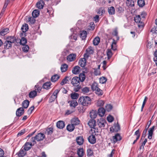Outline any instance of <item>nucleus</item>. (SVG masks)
<instances>
[{
    "mask_svg": "<svg viewBox=\"0 0 157 157\" xmlns=\"http://www.w3.org/2000/svg\"><path fill=\"white\" fill-rule=\"evenodd\" d=\"M100 39L98 37H96L93 40V44L95 45H97L99 43Z\"/></svg>",
    "mask_w": 157,
    "mask_h": 157,
    "instance_id": "obj_42",
    "label": "nucleus"
},
{
    "mask_svg": "<svg viewBox=\"0 0 157 157\" xmlns=\"http://www.w3.org/2000/svg\"><path fill=\"white\" fill-rule=\"evenodd\" d=\"M150 32L153 34H157V27H154L151 30Z\"/></svg>",
    "mask_w": 157,
    "mask_h": 157,
    "instance_id": "obj_64",
    "label": "nucleus"
},
{
    "mask_svg": "<svg viewBox=\"0 0 157 157\" xmlns=\"http://www.w3.org/2000/svg\"><path fill=\"white\" fill-rule=\"evenodd\" d=\"M105 110L102 107L100 108L98 110L99 115L101 117L103 116L105 114Z\"/></svg>",
    "mask_w": 157,
    "mask_h": 157,
    "instance_id": "obj_19",
    "label": "nucleus"
},
{
    "mask_svg": "<svg viewBox=\"0 0 157 157\" xmlns=\"http://www.w3.org/2000/svg\"><path fill=\"white\" fill-rule=\"evenodd\" d=\"M113 141L114 143L118 141H120L121 139L120 135L118 133L116 134L115 136L113 137Z\"/></svg>",
    "mask_w": 157,
    "mask_h": 157,
    "instance_id": "obj_14",
    "label": "nucleus"
},
{
    "mask_svg": "<svg viewBox=\"0 0 157 157\" xmlns=\"http://www.w3.org/2000/svg\"><path fill=\"white\" fill-rule=\"evenodd\" d=\"M138 5L140 7H143L145 5V2L144 0H138L137 1Z\"/></svg>",
    "mask_w": 157,
    "mask_h": 157,
    "instance_id": "obj_49",
    "label": "nucleus"
},
{
    "mask_svg": "<svg viewBox=\"0 0 157 157\" xmlns=\"http://www.w3.org/2000/svg\"><path fill=\"white\" fill-rule=\"evenodd\" d=\"M127 6L130 7H133L134 6V2L132 0H127L126 2Z\"/></svg>",
    "mask_w": 157,
    "mask_h": 157,
    "instance_id": "obj_39",
    "label": "nucleus"
},
{
    "mask_svg": "<svg viewBox=\"0 0 157 157\" xmlns=\"http://www.w3.org/2000/svg\"><path fill=\"white\" fill-rule=\"evenodd\" d=\"M155 126H153L151 128H150L148 130V138L149 139H151L153 132L154 130Z\"/></svg>",
    "mask_w": 157,
    "mask_h": 157,
    "instance_id": "obj_15",
    "label": "nucleus"
},
{
    "mask_svg": "<svg viewBox=\"0 0 157 157\" xmlns=\"http://www.w3.org/2000/svg\"><path fill=\"white\" fill-rule=\"evenodd\" d=\"M32 146V143H30V142H26L24 145V149L25 151H28L31 148Z\"/></svg>",
    "mask_w": 157,
    "mask_h": 157,
    "instance_id": "obj_16",
    "label": "nucleus"
},
{
    "mask_svg": "<svg viewBox=\"0 0 157 157\" xmlns=\"http://www.w3.org/2000/svg\"><path fill=\"white\" fill-rule=\"evenodd\" d=\"M120 129V127L118 123L114 125L113 126L110 128V131L112 132H117Z\"/></svg>",
    "mask_w": 157,
    "mask_h": 157,
    "instance_id": "obj_6",
    "label": "nucleus"
},
{
    "mask_svg": "<svg viewBox=\"0 0 157 157\" xmlns=\"http://www.w3.org/2000/svg\"><path fill=\"white\" fill-rule=\"evenodd\" d=\"M89 142L91 144H94L96 143V139L94 135H91L89 136L88 138Z\"/></svg>",
    "mask_w": 157,
    "mask_h": 157,
    "instance_id": "obj_9",
    "label": "nucleus"
},
{
    "mask_svg": "<svg viewBox=\"0 0 157 157\" xmlns=\"http://www.w3.org/2000/svg\"><path fill=\"white\" fill-rule=\"evenodd\" d=\"M35 136L36 140L37 141L43 140L45 137L44 134L42 133H38Z\"/></svg>",
    "mask_w": 157,
    "mask_h": 157,
    "instance_id": "obj_7",
    "label": "nucleus"
},
{
    "mask_svg": "<svg viewBox=\"0 0 157 157\" xmlns=\"http://www.w3.org/2000/svg\"><path fill=\"white\" fill-rule=\"evenodd\" d=\"M78 105L77 101L75 100H72L70 101V106L72 108L75 109V108L76 106Z\"/></svg>",
    "mask_w": 157,
    "mask_h": 157,
    "instance_id": "obj_22",
    "label": "nucleus"
},
{
    "mask_svg": "<svg viewBox=\"0 0 157 157\" xmlns=\"http://www.w3.org/2000/svg\"><path fill=\"white\" fill-rule=\"evenodd\" d=\"M80 67L78 66H75L72 71V73L75 74H79L80 72Z\"/></svg>",
    "mask_w": 157,
    "mask_h": 157,
    "instance_id": "obj_23",
    "label": "nucleus"
},
{
    "mask_svg": "<svg viewBox=\"0 0 157 157\" xmlns=\"http://www.w3.org/2000/svg\"><path fill=\"white\" fill-rule=\"evenodd\" d=\"M42 89V87L38 85H36L35 86V91H36L37 92L40 93Z\"/></svg>",
    "mask_w": 157,
    "mask_h": 157,
    "instance_id": "obj_47",
    "label": "nucleus"
},
{
    "mask_svg": "<svg viewBox=\"0 0 157 157\" xmlns=\"http://www.w3.org/2000/svg\"><path fill=\"white\" fill-rule=\"evenodd\" d=\"M106 110L108 112L110 111L112 109V106L110 104H107L105 106Z\"/></svg>",
    "mask_w": 157,
    "mask_h": 157,
    "instance_id": "obj_55",
    "label": "nucleus"
},
{
    "mask_svg": "<svg viewBox=\"0 0 157 157\" xmlns=\"http://www.w3.org/2000/svg\"><path fill=\"white\" fill-rule=\"evenodd\" d=\"M15 38V37L14 36H9L6 38V40L8 41L11 42L13 43H14V40Z\"/></svg>",
    "mask_w": 157,
    "mask_h": 157,
    "instance_id": "obj_50",
    "label": "nucleus"
},
{
    "mask_svg": "<svg viewBox=\"0 0 157 157\" xmlns=\"http://www.w3.org/2000/svg\"><path fill=\"white\" fill-rule=\"evenodd\" d=\"M51 85V83L50 82H47L43 84V87L44 89H48L50 88Z\"/></svg>",
    "mask_w": 157,
    "mask_h": 157,
    "instance_id": "obj_41",
    "label": "nucleus"
},
{
    "mask_svg": "<svg viewBox=\"0 0 157 157\" xmlns=\"http://www.w3.org/2000/svg\"><path fill=\"white\" fill-rule=\"evenodd\" d=\"M71 123L73 125H77L78 124L80 123V121L78 118H73L71 120Z\"/></svg>",
    "mask_w": 157,
    "mask_h": 157,
    "instance_id": "obj_24",
    "label": "nucleus"
},
{
    "mask_svg": "<svg viewBox=\"0 0 157 157\" xmlns=\"http://www.w3.org/2000/svg\"><path fill=\"white\" fill-rule=\"evenodd\" d=\"M86 53L84 54V56L86 58H88L90 55L92 54L94 52V50L92 47H89L86 49Z\"/></svg>",
    "mask_w": 157,
    "mask_h": 157,
    "instance_id": "obj_5",
    "label": "nucleus"
},
{
    "mask_svg": "<svg viewBox=\"0 0 157 157\" xmlns=\"http://www.w3.org/2000/svg\"><path fill=\"white\" fill-rule=\"evenodd\" d=\"M9 29L8 28H3L1 29L0 32V35L4 36L9 33Z\"/></svg>",
    "mask_w": 157,
    "mask_h": 157,
    "instance_id": "obj_21",
    "label": "nucleus"
},
{
    "mask_svg": "<svg viewBox=\"0 0 157 157\" xmlns=\"http://www.w3.org/2000/svg\"><path fill=\"white\" fill-rule=\"evenodd\" d=\"M3 45L5 49H8L11 48L13 45V43L11 42L6 40L3 43Z\"/></svg>",
    "mask_w": 157,
    "mask_h": 157,
    "instance_id": "obj_3",
    "label": "nucleus"
},
{
    "mask_svg": "<svg viewBox=\"0 0 157 157\" xmlns=\"http://www.w3.org/2000/svg\"><path fill=\"white\" fill-rule=\"evenodd\" d=\"M29 104V102L28 100L24 101L22 103L23 107L24 108H27Z\"/></svg>",
    "mask_w": 157,
    "mask_h": 157,
    "instance_id": "obj_40",
    "label": "nucleus"
},
{
    "mask_svg": "<svg viewBox=\"0 0 157 157\" xmlns=\"http://www.w3.org/2000/svg\"><path fill=\"white\" fill-rule=\"evenodd\" d=\"M78 79H79L80 81L82 82L85 79V75L84 74L80 73L79 75V77H78Z\"/></svg>",
    "mask_w": 157,
    "mask_h": 157,
    "instance_id": "obj_43",
    "label": "nucleus"
},
{
    "mask_svg": "<svg viewBox=\"0 0 157 157\" xmlns=\"http://www.w3.org/2000/svg\"><path fill=\"white\" fill-rule=\"evenodd\" d=\"M113 41L111 45V48L113 50L115 51L117 49V41L114 39H113Z\"/></svg>",
    "mask_w": 157,
    "mask_h": 157,
    "instance_id": "obj_34",
    "label": "nucleus"
},
{
    "mask_svg": "<svg viewBox=\"0 0 157 157\" xmlns=\"http://www.w3.org/2000/svg\"><path fill=\"white\" fill-rule=\"evenodd\" d=\"M59 78V76L57 74H56L52 76L51 78V81L52 82L56 81Z\"/></svg>",
    "mask_w": 157,
    "mask_h": 157,
    "instance_id": "obj_37",
    "label": "nucleus"
},
{
    "mask_svg": "<svg viewBox=\"0 0 157 157\" xmlns=\"http://www.w3.org/2000/svg\"><path fill=\"white\" fill-rule=\"evenodd\" d=\"M105 12V10L103 8L101 7L100 8L98 12V13L100 15H102L103 14H104Z\"/></svg>",
    "mask_w": 157,
    "mask_h": 157,
    "instance_id": "obj_46",
    "label": "nucleus"
},
{
    "mask_svg": "<svg viewBox=\"0 0 157 157\" xmlns=\"http://www.w3.org/2000/svg\"><path fill=\"white\" fill-rule=\"evenodd\" d=\"M80 81L79 79L77 77H75L73 78L71 81V84L74 86H76L79 84Z\"/></svg>",
    "mask_w": 157,
    "mask_h": 157,
    "instance_id": "obj_8",
    "label": "nucleus"
},
{
    "mask_svg": "<svg viewBox=\"0 0 157 157\" xmlns=\"http://www.w3.org/2000/svg\"><path fill=\"white\" fill-rule=\"evenodd\" d=\"M20 44L25 45L27 43V40L25 38L23 37L20 39Z\"/></svg>",
    "mask_w": 157,
    "mask_h": 157,
    "instance_id": "obj_57",
    "label": "nucleus"
},
{
    "mask_svg": "<svg viewBox=\"0 0 157 157\" xmlns=\"http://www.w3.org/2000/svg\"><path fill=\"white\" fill-rule=\"evenodd\" d=\"M26 151H24L23 149H21L19 152L17 154L19 157H23L26 154Z\"/></svg>",
    "mask_w": 157,
    "mask_h": 157,
    "instance_id": "obj_26",
    "label": "nucleus"
},
{
    "mask_svg": "<svg viewBox=\"0 0 157 157\" xmlns=\"http://www.w3.org/2000/svg\"><path fill=\"white\" fill-rule=\"evenodd\" d=\"M67 129L70 132H72L75 129L74 125L72 123L71 124H69L67 127Z\"/></svg>",
    "mask_w": 157,
    "mask_h": 157,
    "instance_id": "obj_35",
    "label": "nucleus"
},
{
    "mask_svg": "<svg viewBox=\"0 0 157 157\" xmlns=\"http://www.w3.org/2000/svg\"><path fill=\"white\" fill-rule=\"evenodd\" d=\"M53 128H49L47 129L45 132L46 135H51L52 133Z\"/></svg>",
    "mask_w": 157,
    "mask_h": 157,
    "instance_id": "obj_32",
    "label": "nucleus"
},
{
    "mask_svg": "<svg viewBox=\"0 0 157 157\" xmlns=\"http://www.w3.org/2000/svg\"><path fill=\"white\" fill-rule=\"evenodd\" d=\"M79 96V95L78 93H74L71 94V97L72 99H77Z\"/></svg>",
    "mask_w": 157,
    "mask_h": 157,
    "instance_id": "obj_45",
    "label": "nucleus"
},
{
    "mask_svg": "<svg viewBox=\"0 0 157 157\" xmlns=\"http://www.w3.org/2000/svg\"><path fill=\"white\" fill-rule=\"evenodd\" d=\"M29 49V47L27 45H25L22 48V50L24 52H27Z\"/></svg>",
    "mask_w": 157,
    "mask_h": 157,
    "instance_id": "obj_60",
    "label": "nucleus"
},
{
    "mask_svg": "<svg viewBox=\"0 0 157 157\" xmlns=\"http://www.w3.org/2000/svg\"><path fill=\"white\" fill-rule=\"evenodd\" d=\"M91 88L92 90H95L96 94L98 96H101L103 94V91L98 87V84L96 82H94L92 85Z\"/></svg>",
    "mask_w": 157,
    "mask_h": 157,
    "instance_id": "obj_2",
    "label": "nucleus"
},
{
    "mask_svg": "<svg viewBox=\"0 0 157 157\" xmlns=\"http://www.w3.org/2000/svg\"><path fill=\"white\" fill-rule=\"evenodd\" d=\"M56 98L57 97L56 96H55L54 95L52 94L49 98V101L50 102H52L54 101Z\"/></svg>",
    "mask_w": 157,
    "mask_h": 157,
    "instance_id": "obj_62",
    "label": "nucleus"
},
{
    "mask_svg": "<svg viewBox=\"0 0 157 157\" xmlns=\"http://www.w3.org/2000/svg\"><path fill=\"white\" fill-rule=\"evenodd\" d=\"M37 95V91L33 90L31 91L29 94V98H34Z\"/></svg>",
    "mask_w": 157,
    "mask_h": 157,
    "instance_id": "obj_33",
    "label": "nucleus"
},
{
    "mask_svg": "<svg viewBox=\"0 0 157 157\" xmlns=\"http://www.w3.org/2000/svg\"><path fill=\"white\" fill-rule=\"evenodd\" d=\"M79 64L82 67H85L86 64V60L85 58H83L80 59L79 61Z\"/></svg>",
    "mask_w": 157,
    "mask_h": 157,
    "instance_id": "obj_13",
    "label": "nucleus"
},
{
    "mask_svg": "<svg viewBox=\"0 0 157 157\" xmlns=\"http://www.w3.org/2000/svg\"><path fill=\"white\" fill-rule=\"evenodd\" d=\"M90 131L93 135H94V136L97 135L98 134L96 133L99 132L98 129L94 127L92 128Z\"/></svg>",
    "mask_w": 157,
    "mask_h": 157,
    "instance_id": "obj_48",
    "label": "nucleus"
},
{
    "mask_svg": "<svg viewBox=\"0 0 157 157\" xmlns=\"http://www.w3.org/2000/svg\"><path fill=\"white\" fill-rule=\"evenodd\" d=\"M29 29L28 25L27 24H24L21 27V30L23 32L27 31Z\"/></svg>",
    "mask_w": 157,
    "mask_h": 157,
    "instance_id": "obj_30",
    "label": "nucleus"
},
{
    "mask_svg": "<svg viewBox=\"0 0 157 157\" xmlns=\"http://www.w3.org/2000/svg\"><path fill=\"white\" fill-rule=\"evenodd\" d=\"M107 54L108 58L110 59L112 57L113 55L111 50L110 49L108 50Z\"/></svg>",
    "mask_w": 157,
    "mask_h": 157,
    "instance_id": "obj_63",
    "label": "nucleus"
},
{
    "mask_svg": "<svg viewBox=\"0 0 157 157\" xmlns=\"http://www.w3.org/2000/svg\"><path fill=\"white\" fill-rule=\"evenodd\" d=\"M116 11L119 13H120L123 12L124 10L123 8L119 6L117 7Z\"/></svg>",
    "mask_w": 157,
    "mask_h": 157,
    "instance_id": "obj_56",
    "label": "nucleus"
},
{
    "mask_svg": "<svg viewBox=\"0 0 157 157\" xmlns=\"http://www.w3.org/2000/svg\"><path fill=\"white\" fill-rule=\"evenodd\" d=\"M75 111V109H73V108H72V109L71 110H67L66 113L65 114L67 115H69V114H70L73 113H74Z\"/></svg>",
    "mask_w": 157,
    "mask_h": 157,
    "instance_id": "obj_59",
    "label": "nucleus"
},
{
    "mask_svg": "<svg viewBox=\"0 0 157 157\" xmlns=\"http://www.w3.org/2000/svg\"><path fill=\"white\" fill-rule=\"evenodd\" d=\"M141 18L140 15H136L134 17V21L137 23L142 22V21H141Z\"/></svg>",
    "mask_w": 157,
    "mask_h": 157,
    "instance_id": "obj_44",
    "label": "nucleus"
},
{
    "mask_svg": "<svg viewBox=\"0 0 157 157\" xmlns=\"http://www.w3.org/2000/svg\"><path fill=\"white\" fill-rule=\"evenodd\" d=\"M78 103L84 106H87L91 103L90 98L87 96L80 97L78 100Z\"/></svg>",
    "mask_w": 157,
    "mask_h": 157,
    "instance_id": "obj_1",
    "label": "nucleus"
},
{
    "mask_svg": "<svg viewBox=\"0 0 157 157\" xmlns=\"http://www.w3.org/2000/svg\"><path fill=\"white\" fill-rule=\"evenodd\" d=\"M68 68V65L64 63L61 65L60 69L62 72H63L66 71Z\"/></svg>",
    "mask_w": 157,
    "mask_h": 157,
    "instance_id": "obj_25",
    "label": "nucleus"
},
{
    "mask_svg": "<svg viewBox=\"0 0 157 157\" xmlns=\"http://www.w3.org/2000/svg\"><path fill=\"white\" fill-rule=\"evenodd\" d=\"M108 11L110 15H114L115 13V10L114 7L111 6L108 8Z\"/></svg>",
    "mask_w": 157,
    "mask_h": 157,
    "instance_id": "obj_17",
    "label": "nucleus"
},
{
    "mask_svg": "<svg viewBox=\"0 0 157 157\" xmlns=\"http://www.w3.org/2000/svg\"><path fill=\"white\" fill-rule=\"evenodd\" d=\"M87 154L88 156H92L94 154L93 150L91 149H88L87 150Z\"/></svg>",
    "mask_w": 157,
    "mask_h": 157,
    "instance_id": "obj_52",
    "label": "nucleus"
},
{
    "mask_svg": "<svg viewBox=\"0 0 157 157\" xmlns=\"http://www.w3.org/2000/svg\"><path fill=\"white\" fill-rule=\"evenodd\" d=\"M97 123L99 127L104 128L105 124H106V122L105 120L101 118L98 119Z\"/></svg>",
    "mask_w": 157,
    "mask_h": 157,
    "instance_id": "obj_4",
    "label": "nucleus"
},
{
    "mask_svg": "<svg viewBox=\"0 0 157 157\" xmlns=\"http://www.w3.org/2000/svg\"><path fill=\"white\" fill-rule=\"evenodd\" d=\"M96 122L95 120L92 119L89 121L88 124L90 128H92L96 126Z\"/></svg>",
    "mask_w": 157,
    "mask_h": 157,
    "instance_id": "obj_20",
    "label": "nucleus"
},
{
    "mask_svg": "<svg viewBox=\"0 0 157 157\" xmlns=\"http://www.w3.org/2000/svg\"><path fill=\"white\" fill-rule=\"evenodd\" d=\"M76 142L79 145H81L83 144L84 142V139L82 136L77 137L76 139Z\"/></svg>",
    "mask_w": 157,
    "mask_h": 157,
    "instance_id": "obj_18",
    "label": "nucleus"
},
{
    "mask_svg": "<svg viewBox=\"0 0 157 157\" xmlns=\"http://www.w3.org/2000/svg\"><path fill=\"white\" fill-rule=\"evenodd\" d=\"M107 81V79L105 77H102L100 78L99 79L100 82L101 84H104Z\"/></svg>",
    "mask_w": 157,
    "mask_h": 157,
    "instance_id": "obj_58",
    "label": "nucleus"
},
{
    "mask_svg": "<svg viewBox=\"0 0 157 157\" xmlns=\"http://www.w3.org/2000/svg\"><path fill=\"white\" fill-rule=\"evenodd\" d=\"M76 56V54H71L67 56V59L70 62H72L75 60Z\"/></svg>",
    "mask_w": 157,
    "mask_h": 157,
    "instance_id": "obj_10",
    "label": "nucleus"
},
{
    "mask_svg": "<svg viewBox=\"0 0 157 157\" xmlns=\"http://www.w3.org/2000/svg\"><path fill=\"white\" fill-rule=\"evenodd\" d=\"M40 12L39 11L37 10H35L33 11L32 13L33 16L35 17H38L39 15Z\"/></svg>",
    "mask_w": 157,
    "mask_h": 157,
    "instance_id": "obj_36",
    "label": "nucleus"
},
{
    "mask_svg": "<svg viewBox=\"0 0 157 157\" xmlns=\"http://www.w3.org/2000/svg\"><path fill=\"white\" fill-rule=\"evenodd\" d=\"M56 126L58 128L63 129L65 126L64 122L62 121H60L57 122Z\"/></svg>",
    "mask_w": 157,
    "mask_h": 157,
    "instance_id": "obj_12",
    "label": "nucleus"
},
{
    "mask_svg": "<svg viewBox=\"0 0 157 157\" xmlns=\"http://www.w3.org/2000/svg\"><path fill=\"white\" fill-rule=\"evenodd\" d=\"M33 17H31L28 18V21L32 24H34L36 20Z\"/></svg>",
    "mask_w": 157,
    "mask_h": 157,
    "instance_id": "obj_53",
    "label": "nucleus"
},
{
    "mask_svg": "<svg viewBox=\"0 0 157 157\" xmlns=\"http://www.w3.org/2000/svg\"><path fill=\"white\" fill-rule=\"evenodd\" d=\"M44 4L43 2L42 1H40L36 3V7L39 9H42L43 7Z\"/></svg>",
    "mask_w": 157,
    "mask_h": 157,
    "instance_id": "obj_38",
    "label": "nucleus"
},
{
    "mask_svg": "<svg viewBox=\"0 0 157 157\" xmlns=\"http://www.w3.org/2000/svg\"><path fill=\"white\" fill-rule=\"evenodd\" d=\"M70 79V78L69 77L66 76L61 82L60 84L62 86L66 84L69 81V79Z\"/></svg>",
    "mask_w": 157,
    "mask_h": 157,
    "instance_id": "obj_29",
    "label": "nucleus"
},
{
    "mask_svg": "<svg viewBox=\"0 0 157 157\" xmlns=\"http://www.w3.org/2000/svg\"><path fill=\"white\" fill-rule=\"evenodd\" d=\"M140 136V132L139 130L138 129L135 132L134 135L133 137V138H134L135 136L137 139H139Z\"/></svg>",
    "mask_w": 157,
    "mask_h": 157,
    "instance_id": "obj_54",
    "label": "nucleus"
},
{
    "mask_svg": "<svg viewBox=\"0 0 157 157\" xmlns=\"http://www.w3.org/2000/svg\"><path fill=\"white\" fill-rule=\"evenodd\" d=\"M82 91L84 94L87 93L90 91V88L86 86L82 89Z\"/></svg>",
    "mask_w": 157,
    "mask_h": 157,
    "instance_id": "obj_51",
    "label": "nucleus"
},
{
    "mask_svg": "<svg viewBox=\"0 0 157 157\" xmlns=\"http://www.w3.org/2000/svg\"><path fill=\"white\" fill-rule=\"evenodd\" d=\"M104 104V101L101 100L98 101L97 102V105L98 106H103Z\"/></svg>",
    "mask_w": 157,
    "mask_h": 157,
    "instance_id": "obj_61",
    "label": "nucleus"
},
{
    "mask_svg": "<svg viewBox=\"0 0 157 157\" xmlns=\"http://www.w3.org/2000/svg\"><path fill=\"white\" fill-rule=\"evenodd\" d=\"M24 110L23 108L20 107L16 111V115L17 116L20 117L23 114Z\"/></svg>",
    "mask_w": 157,
    "mask_h": 157,
    "instance_id": "obj_11",
    "label": "nucleus"
},
{
    "mask_svg": "<svg viewBox=\"0 0 157 157\" xmlns=\"http://www.w3.org/2000/svg\"><path fill=\"white\" fill-rule=\"evenodd\" d=\"M80 36L82 40H84L86 37L87 33L85 31H83L80 33Z\"/></svg>",
    "mask_w": 157,
    "mask_h": 157,
    "instance_id": "obj_31",
    "label": "nucleus"
},
{
    "mask_svg": "<svg viewBox=\"0 0 157 157\" xmlns=\"http://www.w3.org/2000/svg\"><path fill=\"white\" fill-rule=\"evenodd\" d=\"M77 153L78 157H82L84 155V151L83 148H81L78 149Z\"/></svg>",
    "mask_w": 157,
    "mask_h": 157,
    "instance_id": "obj_27",
    "label": "nucleus"
},
{
    "mask_svg": "<svg viewBox=\"0 0 157 157\" xmlns=\"http://www.w3.org/2000/svg\"><path fill=\"white\" fill-rule=\"evenodd\" d=\"M97 116V113L95 110H92L90 112V116L91 119L95 118Z\"/></svg>",
    "mask_w": 157,
    "mask_h": 157,
    "instance_id": "obj_28",
    "label": "nucleus"
}]
</instances>
